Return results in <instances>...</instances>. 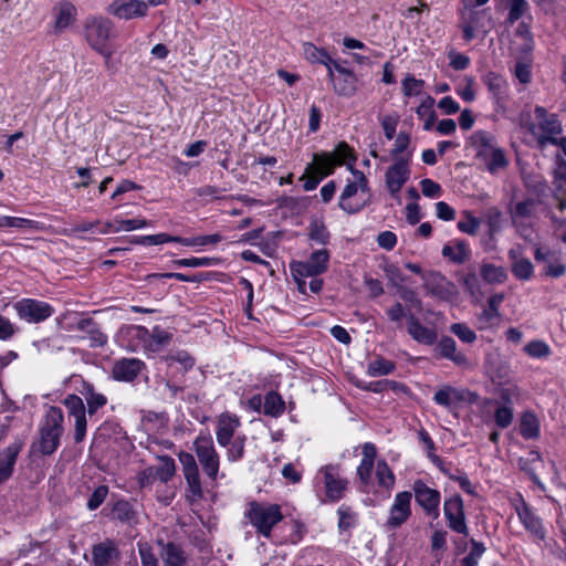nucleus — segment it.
Wrapping results in <instances>:
<instances>
[{
    "instance_id": "nucleus-1",
    "label": "nucleus",
    "mask_w": 566,
    "mask_h": 566,
    "mask_svg": "<svg viewBox=\"0 0 566 566\" xmlns=\"http://www.w3.org/2000/svg\"><path fill=\"white\" fill-rule=\"evenodd\" d=\"M350 159L354 161L356 158L345 142L339 143L333 151L313 154L312 161L300 178L304 181V190H314L325 177L334 172L336 166L346 164Z\"/></svg>"
},
{
    "instance_id": "nucleus-2",
    "label": "nucleus",
    "mask_w": 566,
    "mask_h": 566,
    "mask_svg": "<svg viewBox=\"0 0 566 566\" xmlns=\"http://www.w3.org/2000/svg\"><path fill=\"white\" fill-rule=\"evenodd\" d=\"M353 179H348L338 198V207L347 214H356L369 206L371 192L365 174L348 166Z\"/></svg>"
},
{
    "instance_id": "nucleus-3",
    "label": "nucleus",
    "mask_w": 566,
    "mask_h": 566,
    "mask_svg": "<svg viewBox=\"0 0 566 566\" xmlns=\"http://www.w3.org/2000/svg\"><path fill=\"white\" fill-rule=\"evenodd\" d=\"M63 422L62 409L54 406L50 407L39 424L38 440L33 443V448L43 455L54 453L64 432Z\"/></svg>"
},
{
    "instance_id": "nucleus-4",
    "label": "nucleus",
    "mask_w": 566,
    "mask_h": 566,
    "mask_svg": "<svg viewBox=\"0 0 566 566\" xmlns=\"http://www.w3.org/2000/svg\"><path fill=\"white\" fill-rule=\"evenodd\" d=\"M470 140L476 157L484 163L486 169L492 175L509 166L505 153L497 146L493 134L485 130H476L471 135Z\"/></svg>"
},
{
    "instance_id": "nucleus-5",
    "label": "nucleus",
    "mask_w": 566,
    "mask_h": 566,
    "mask_svg": "<svg viewBox=\"0 0 566 566\" xmlns=\"http://www.w3.org/2000/svg\"><path fill=\"white\" fill-rule=\"evenodd\" d=\"M245 517L260 535L270 538L273 527L283 520V514L279 504L252 501L248 505Z\"/></svg>"
},
{
    "instance_id": "nucleus-6",
    "label": "nucleus",
    "mask_w": 566,
    "mask_h": 566,
    "mask_svg": "<svg viewBox=\"0 0 566 566\" xmlns=\"http://www.w3.org/2000/svg\"><path fill=\"white\" fill-rule=\"evenodd\" d=\"M114 24L104 17H90L84 22V36L90 46L105 59L112 57L108 41L113 35Z\"/></svg>"
},
{
    "instance_id": "nucleus-7",
    "label": "nucleus",
    "mask_w": 566,
    "mask_h": 566,
    "mask_svg": "<svg viewBox=\"0 0 566 566\" xmlns=\"http://www.w3.org/2000/svg\"><path fill=\"white\" fill-rule=\"evenodd\" d=\"M193 451L205 474L211 481H216L219 474L220 455L214 448L212 437L209 433H200L193 441Z\"/></svg>"
},
{
    "instance_id": "nucleus-8",
    "label": "nucleus",
    "mask_w": 566,
    "mask_h": 566,
    "mask_svg": "<svg viewBox=\"0 0 566 566\" xmlns=\"http://www.w3.org/2000/svg\"><path fill=\"white\" fill-rule=\"evenodd\" d=\"M329 252L326 249L314 251L306 261H293L290 263L292 276H318L328 269Z\"/></svg>"
},
{
    "instance_id": "nucleus-9",
    "label": "nucleus",
    "mask_w": 566,
    "mask_h": 566,
    "mask_svg": "<svg viewBox=\"0 0 566 566\" xmlns=\"http://www.w3.org/2000/svg\"><path fill=\"white\" fill-rule=\"evenodd\" d=\"M13 308L20 319L31 324L41 323L54 314L51 304L34 298H22L13 304Z\"/></svg>"
},
{
    "instance_id": "nucleus-10",
    "label": "nucleus",
    "mask_w": 566,
    "mask_h": 566,
    "mask_svg": "<svg viewBox=\"0 0 566 566\" xmlns=\"http://www.w3.org/2000/svg\"><path fill=\"white\" fill-rule=\"evenodd\" d=\"M319 476H322L327 499L332 502L339 501L347 490L348 481L340 476L338 467L328 464L321 468L317 473V478Z\"/></svg>"
},
{
    "instance_id": "nucleus-11",
    "label": "nucleus",
    "mask_w": 566,
    "mask_h": 566,
    "mask_svg": "<svg viewBox=\"0 0 566 566\" xmlns=\"http://www.w3.org/2000/svg\"><path fill=\"white\" fill-rule=\"evenodd\" d=\"M179 462L182 467L184 476L187 482L188 497L192 501L202 497V488L198 464L191 453L181 451L178 454Z\"/></svg>"
},
{
    "instance_id": "nucleus-12",
    "label": "nucleus",
    "mask_w": 566,
    "mask_h": 566,
    "mask_svg": "<svg viewBox=\"0 0 566 566\" xmlns=\"http://www.w3.org/2000/svg\"><path fill=\"white\" fill-rule=\"evenodd\" d=\"M412 494L408 491L398 492L389 507V515L386 521L388 530H396L403 525L411 516Z\"/></svg>"
},
{
    "instance_id": "nucleus-13",
    "label": "nucleus",
    "mask_w": 566,
    "mask_h": 566,
    "mask_svg": "<svg viewBox=\"0 0 566 566\" xmlns=\"http://www.w3.org/2000/svg\"><path fill=\"white\" fill-rule=\"evenodd\" d=\"M423 287L428 294L443 301H450L458 295L457 286L439 272H428L422 275Z\"/></svg>"
},
{
    "instance_id": "nucleus-14",
    "label": "nucleus",
    "mask_w": 566,
    "mask_h": 566,
    "mask_svg": "<svg viewBox=\"0 0 566 566\" xmlns=\"http://www.w3.org/2000/svg\"><path fill=\"white\" fill-rule=\"evenodd\" d=\"M416 502L424 513L433 518L439 516L441 495L438 490L429 488L423 481L417 480L412 484Z\"/></svg>"
},
{
    "instance_id": "nucleus-15",
    "label": "nucleus",
    "mask_w": 566,
    "mask_h": 566,
    "mask_svg": "<svg viewBox=\"0 0 566 566\" xmlns=\"http://www.w3.org/2000/svg\"><path fill=\"white\" fill-rule=\"evenodd\" d=\"M63 405L66 407L69 415L74 418V441L80 443L84 440L86 434V409L83 399L74 394L67 395Z\"/></svg>"
},
{
    "instance_id": "nucleus-16",
    "label": "nucleus",
    "mask_w": 566,
    "mask_h": 566,
    "mask_svg": "<svg viewBox=\"0 0 566 566\" xmlns=\"http://www.w3.org/2000/svg\"><path fill=\"white\" fill-rule=\"evenodd\" d=\"M443 513L450 530L468 535V526L465 523L464 505L459 495H454L444 500Z\"/></svg>"
},
{
    "instance_id": "nucleus-17",
    "label": "nucleus",
    "mask_w": 566,
    "mask_h": 566,
    "mask_svg": "<svg viewBox=\"0 0 566 566\" xmlns=\"http://www.w3.org/2000/svg\"><path fill=\"white\" fill-rule=\"evenodd\" d=\"M410 178V168L408 158L397 159L390 167H388L385 174L386 187L389 193L394 198H398V195L403 185Z\"/></svg>"
},
{
    "instance_id": "nucleus-18",
    "label": "nucleus",
    "mask_w": 566,
    "mask_h": 566,
    "mask_svg": "<svg viewBox=\"0 0 566 566\" xmlns=\"http://www.w3.org/2000/svg\"><path fill=\"white\" fill-rule=\"evenodd\" d=\"M107 11L120 20L144 18L148 12V3L143 0H114Z\"/></svg>"
},
{
    "instance_id": "nucleus-19",
    "label": "nucleus",
    "mask_w": 566,
    "mask_h": 566,
    "mask_svg": "<svg viewBox=\"0 0 566 566\" xmlns=\"http://www.w3.org/2000/svg\"><path fill=\"white\" fill-rule=\"evenodd\" d=\"M534 259L543 263V274L558 279L566 274V264L563 259L549 249L536 248Z\"/></svg>"
},
{
    "instance_id": "nucleus-20",
    "label": "nucleus",
    "mask_w": 566,
    "mask_h": 566,
    "mask_svg": "<svg viewBox=\"0 0 566 566\" xmlns=\"http://www.w3.org/2000/svg\"><path fill=\"white\" fill-rule=\"evenodd\" d=\"M335 71L331 72V83L336 95L343 97H352L357 91V76L353 71L344 66H335Z\"/></svg>"
},
{
    "instance_id": "nucleus-21",
    "label": "nucleus",
    "mask_w": 566,
    "mask_h": 566,
    "mask_svg": "<svg viewBox=\"0 0 566 566\" xmlns=\"http://www.w3.org/2000/svg\"><path fill=\"white\" fill-rule=\"evenodd\" d=\"M159 548V557L164 566H187L188 555L184 547L176 542H166L163 538L156 539Z\"/></svg>"
},
{
    "instance_id": "nucleus-22",
    "label": "nucleus",
    "mask_w": 566,
    "mask_h": 566,
    "mask_svg": "<svg viewBox=\"0 0 566 566\" xmlns=\"http://www.w3.org/2000/svg\"><path fill=\"white\" fill-rule=\"evenodd\" d=\"M241 426L240 418L230 412H223L218 417L216 438L220 447L226 448L233 440L234 433Z\"/></svg>"
},
{
    "instance_id": "nucleus-23",
    "label": "nucleus",
    "mask_w": 566,
    "mask_h": 566,
    "mask_svg": "<svg viewBox=\"0 0 566 566\" xmlns=\"http://www.w3.org/2000/svg\"><path fill=\"white\" fill-rule=\"evenodd\" d=\"M517 515L525 527L531 534L534 541H544L546 537V531L543 526L542 520L525 504L517 507Z\"/></svg>"
},
{
    "instance_id": "nucleus-24",
    "label": "nucleus",
    "mask_w": 566,
    "mask_h": 566,
    "mask_svg": "<svg viewBox=\"0 0 566 566\" xmlns=\"http://www.w3.org/2000/svg\"><path fill=\"white\" fill-rule=\"evenodd\" d=\"M54 12V31L56 33H62L69 27H71L77 15V10L75 6L69 0H62L55 4L53 8Z\"/></svg>"
},
{
    "instance_id": "nucleus-25",
    "label": "nucleus",
    "mask_w": 566,
    "mask_h": 566,
    "mask_svg": "<svg viewBox=\"0 0 566 566\" xmlns=\"http://www.w3.org/2000/svg\"><path fill=\"white\" fill-rule=\"evenodd\" d=\"M143 366L144 363L137 358H123L114 364L112 375L119 381H133L140 373Z\"/></svg>"
},
{
    "instance_id": "nucleus-26",
    "label": "nucleus",
    "mask_w": 566,
    "mask_h": 566,
    "mask_svg": "<svg viewBox=\"0 0 566 566\" xmlns=\"http://www.w3.org/2000/svg\"><path fill=\"white\" fill-rule=\"evenodd\" d=\"M503 301L504 295L502 293L494 294L489 298L488 306L478 316L480 329L491 328L497 323L500 318L499 307Z\"/></svg>"
},
{
    "instance_id": "nucleus-27",
    "label": "nucleus",
    "mask_w": 566,
    "mask_h": 566,
    "mask_svg": "<svg viewBox=\"0 0 566 566\" xmlns=\"http://www.w3.org/2000/svg\"><path fill=\"white\" fill-rule=\"evenodd\" d=\"M438 349L443 358L451 360L454 365L463 368H470L471 364L468 357L458 350L457 343L449 336H443L439 344Z\"/></svg>"
},
{
    "instance_id": "nucleus-28",
    "label": "nucleus",
    "mask_w": 566,
    "mask_h": 566,
    "mask_svg": "<svg viewBox=\"0 0 566 566\" xmlns=\"http://www.w3.org/2000/svg\"><path fill=\"white\" fill-rule=\"evenodd\" d=\"M407 331L413 340L424 345L434 344L438 337L434 329L422 325L412 314L408 315Z\"/></svg>"
},
{
    "instance_id": "nucleus-29",
    "label": "nucleus",
    "mask_w": 566,
    "mask_h": 566,
    "mask_svg": "<svg viewBox=\"0 0 566 566\" xmlns=\"http://www.w3.org/2000/svg\"><path fill=\"white\" fill-rule=\"evenodd\" d=\"M537 207V201L533 198H526L522 201L516 202L513 207L509 209L512 223L520 228L526 223L528 219H531Z\"/></svg>"
},
{
    "instance_id": "nucleus-30",
    "label": "nucleus",
    "mask_w": 566,
    "mask_h": 566,
    "mask_svg": "<svg viewBox=\"0 0 566 566\" xmlns=\"http://www.w3.org/2000/svg\"><path fill=\"white\" fill-rule=\"evenodd\" d=\"M139 332L143 336L145 347L151 352L160 350L171 340V334L158 326H155L151 331H148L146 327H139Z\"/></svg>"
},
{
    "instance_id": "nucleus-31",
    "label": "nucleus",
    "mask_w": 566,
    "mask_h": 566,
    "mask_svg": "<svg viewBox=\"0 0 566 566\" xmlns=\"http://www.w3.org/2000/svg\"><path fill=\"white\" fill-rule=\"evenodd\" d=\"M21 447V443L15 442L0 452V483H3L12 475Z\"/></svg>"
},
{
    "instance_id": "nucleus-32",
    "label": "nucleus",
    "mask_w": 566,
    "mask_h": 566,
    "mask_svg": "<svg viewBox=\"0 0 566 566\" xmlns=\"http://www.w3.org/2000/svg\"><path fill=\"white\" fill-rule=\"evenodd\" d=\"M376 455V447L370 442H366L363 446V459L357 468V475L359 476L361 483L365 485L369 484L370 482Z\"/></svg>"
},
{
    "instance_id": "nucleus-33",
    "label": "nucleus",
    "mask_w": 566,
    "mask_h": 566,
    "mask_svg": "<svg viewBox=\"0 0 566 566\" xmlns=\"http://www.w3.org/2000/svg\"><path fill=\"white\" fill-rule=\"evenodd\" d=\"M442 255L453 263L462 264L471 256V250L468 243L463 240H452L442 248Z\"/></svg>"
},
{
    "instance_id": "nucleus-34",
    "label": "nucleus",
    "mask_w": 566,
    "mask_h": 566,
    "mask_svg": "<svg viewBox=\"0 0 566 566\" xmlns=\"http://www.w3.org/2000/svg\"><path fill=\"white\" fill-rule=\"evenodd\" d=\"M80 394L84 397L87 405V413L93 416L98 409L107 403V398L104 394L97 392L91 382L82 381L78 389Z\"/></svg>"
},
{
    "instance_id": "nucleus-35",
    "label": "nucleus",
    "mask_w": 566,
    "mask_h": 566,
    "mask_svg": "<svg viewBox=\"0 0 566 566\" xmlns=\"http://www.w3.org/2000/svg\"><path fill=\"white\" fill-rule=\"evenodd\" d=\"M538 127L542 133L551 135H559L562 133V124L555 114H548L543 106H535L534 109Z\"/></svg>"
},
{
    "instance_id": "nucleus-36",
    "label": "nucleus",
    "mask_w": 566,
    "mask_h": 566,
    "mask_svg": "<svg viewBox=\"0 0 566 566\" xmlns=\"http://www.w3.org/2000/svg\"><path fill=\"white\" fill-rule=\"evenodd\" d=\"M463 399V391L449 385L442 386L433 396V401L446 408H450L453 403Z\"/></svg>"
},
{
    "instance_id": "nucleus-37",
    "label": "nucleus",
    "mask_w": 566,
    "mask_h": 566,
    "mask_svg": "<svg viewBox=\"0 0 566 566\" xmlns=\"http://www.w3.org/2000/svg\"><path fill=\"white\" fill-rule=\"evenodd\" d=\"M112 513L114 518L122 523L133 524L137 520V511L134 504L127 500H118L115 502Z\"/></svg>"
},
{
    "instance_id": "nucleus-38",
    "label": "nucleus",
    "mask_w": 566,
    "mask_h": 566,
    "mask_svg": "<svg viewBox=\"0 0 566 566\" xmlns=\"http://www.w3.org/2000/svg\"><path fill=\"white\" fill-rule=\"evenodd\" d=\"M118 555L112 543H101L93 547L92 556L95 566H107Z\"/></svg>"
},
{
    "instance_id": "nucleus-39",
    "label": "nucleus",
    "mask_w": 566,
    "mask_h": 566,
    "mask_svg": "<svg viewBox=\"0 0 566 566\" xmlns=\"http://www.w3.org/2000/svg\"><path fill=\"white\" fill-rule=\"evenodd\" d=\"M1 221L3 224V228H17L27 232L30 231H38L43 229V224L39 221L25 219V218H19V217H10V216H2Z\"/></svg>"
},
{
    "instance_id": "nucleus-40",
    "label": "nucleus",
    "mask_w": 566,
    "mask_h": 566,
    "mask_svg": "<svg viewBox=\"0 0 566 566\" xmlns=\"http://www.w3.org/2000/svg\"><path fill=\"white\" fill-rule=\"evenodd\" d=\"M520 431L524 439H536L539 436V423L533 412L523 413Z\"/></svg>"
},
{
    "instance_id": "nucleus-41",
    "label": "nucleus",
    "mask_w": 566,
    "mask_h": 566,
    "mask_svg": "<svg viewBox=\"0 0 566 566\" xmlns=\"http://www.w3.org/2000/svg\"><path fill=\"white\" fill-rule=\"evenodd\" d=\"M160 464L157 468H153L154 475L161 482H168L176 473V464L171 457L161 455L159 457Z\"/></svg>"
},
{
    "instance_id": "nucleus-42",
    "label": "nucleus",
    "mask_w": 566,
    "mask_h": 566,
    "mask_svg": "<svg viewBox=\"0 0 566 566\" xmlns=\"http://www.w3.org/2000/svg\"><path fill=\"white\" fill-rule=\"evenodd\" d=\"M285 403L282 397L274 391L268 392L264 398L263 411L265 415L279 417L284 412Z\"/></svg>"
},
{
    "instance_id": "nucleus-43",
    "label": "nucleus",
    "mask_w": 566,
    "mask_h": 566,
    "mask_svg": "<svg viewBox=\"0 0 566 566\" xmlns=\"http://www.w3.org/2000/svg\"><path fill=\"white\" fill-rule=\"evenodd\" d=\"M481 276L488 283L501 284L507 279V273L503 266L489 263L481 266Z\"/></svg>"
},
{
    "instance_id": "nucleus-44",
    "label": "nucleus",
    "mask_w": 566,
    "mask_h": 566,
    "mask_svg": "<svg viewBox=\"0 0 566 566\" xmlns=\"http://www.w3.org/2000/svg\"><path fill=\"white\" fill-rule=\"evenodd\" d=\"M395 363L380 356L371 360L367 366V375L370 377H379L391 374L395 370Z\"/></svg>"
},
{
    "instance_id": "nucleus-45",
    "label": "nucleus",
    "mask_w": 566,
    "mask_h": 566,
    "mask_svg": "<svg viewBox=\"0 0 566 566\" xmlns=\"http://www.w3.org/2000/svg\"><path fill=\"white\" fill-rule=\"evenodd\" d=\"M377 482L381 488L391 490L395 485V474L385 460H380L376 465Z\"/></svg>"
},
{
    "instance_id": "nucleus-46",
    "label": "nucleus",
    "mask_w": 566,
    "mask_h": 566,
    "mask_svg": "<svg viewBox=\"0 0 566 566\" xmlns=\"http://www.w3.org/2000/svg\"><path fill=\"white\" fill-rule=\"evenodd\" d=\"M484 84L488 86L489 91L493 94L494 98H501L506 90V82L502 76L494 72H489L484 78Z\"/></svg>"
},
{
    "instance_id": "nucleus-47",
    "label": "nucleus",
    "mask_w": 566,
    "mask_h": 566,
    "mask_svg": "<svg viewBox=\"0 0 566 566\" xmlns=\"http://www.w3.org/2000/svg\"><path fill=\"white\" fill-rule=\"evenodd\" d=\"M485 222L489 235L493 238L502 230V212L497 207H490L485 211Z\"/></svg>"
},
{
    "instance_id": "nucleus-48",
    "label": "nucleus",
    "mask_w": 566,
    "mask_h": 566,
    "mask_svg": "<svg viewBox=\"0 0 566 566\" xmlns=\"http://www.w3.org/2000/svg\"><path fill=\"white\" fill-rule=\"evenodd\" d=\"M462 217L463 218L457 224L459 231L469 235H475L479 231L481 221L468 210L462 212Z\"/></svg>"
},
{
    "instance_id": "nucleus-49",
    "label": "nucleus",
    "mask_w": 566,
    "mask_h": 566,
    "mask_svg": "<svg viewBox=\"0 0 566 566\" xmlns=\"http://www.w3.org/2000/svg\"><path fill=\"white\" fill-rule=\"evenodd\" d=\"M245 441V436H237L233 440H231L230 444L227 447L228 461L237 462L244 457Z\"/></svg>"
},
{
    "instance_id": "nucleus-50",
    "label": "nucleus",
    "mask_w": 566,
    "mask_h": 566,
    "mask_svg": "<svg viewBox=\"0 0 566 566\" xmlns=\"http://www.w3.org/2000/svg\"><path fill=\"white\" fill-rule=\"evenodd\" d=\"M308 237L318 244H327L329 241V232L322 221H313L308 228Z\"/></svg>"
},
{
    "instance_id": "nucleus-51",
    "label": "nucleus",
    "mask_w": 566,
    "mask_h": 566,
    "mask_svg": "<svg viewBox=\"0 0 566 566\" xmlns=\"http://www.w3.org/2000/svg\"><path fill=\"white\" fill-rule=\"evenodd\" d=\"M338 527L340 531H347L354 527L357 523V513L352 510L350 506L342 505L337 510Z\"/></svg>"
},
{
    "instance_id": "nucleus-52",
    "label": "nucleus",
    "mask_w": 566,
    "mask_h": 566,
    "mask_svg": "<svg viewBox=\"0 0 566 566\" xmlns=\"http://www.w3.org/2000/svg\"><path fill=\"white\" fill-rule=\"evenodd\" d=\"M137 547L142 566H159L157 554L149 543L138 542Z\"/></svg>"
},
{
    "instance_id": "nucleus-53",
    "label": "nucleus",
    "mask_w": 566,
    "mask_h": 566,
    "mask_svg": "<svg viewBox=\"0 0 566 566\" xmlns=\"http://www.w3.org/2000/svg\"><path fill=\"white\" fill-rule=\"evenodd\" d=\"M511 270L518 280L528 281L533 275L534 266L527 258H524L523 260L513 262Z\"/></svg>"
},
{
    "instance_id": "nucleus-54",
    "label": "nucleus",
    "mask_w": 566,
    "mask_h": 566,
    "mask_svg": "<svg viewBox=\"0 0 566 566\" xmlns=\"http://www.w3.org/2000/svg\"><path fill=\"white\" fill-rule=\"evenodd\" d=\"M303 53L312 63H323V61H327L331 63V56L324 49H318L312 43L303 44Z\"/></svg>"
},
{
    "instance_id": "nucleus-55",
    "label": "nucleus",
    "mask_w": 566,
    "mask_h": 566,
    "mask_svg": "<svg viewBox=\"0 0 566 566\" xmlns=\"http://www.w3.org/2000/svg\"><path fill=\"white\" fill-rule=\"evenodd\" d=\"M514 419V410L511 406L499 405L494 411V421L499 428L510 427Z\"/></svg>"
},
{
    "instance_id": "nucleus-56",
    "label": "nucleus",
    "mask_w": 566,
    "mask_h": 566,
    "mask_svg": "<svg viewBox=\"0 0 566 566\" xmlns=\"http://www.w3.org/2000/svg\"><path fill=\"white\" fill-rule=\"evenodd\" d=\"M462 285L464 286L465 291L475 298V301H480L482 292L480 289V281L478 275L474 272H470L467 275H464L461 280Z\"/></svg>"
},
{
    "instance_id": "nucleus-57",
    "label": "nucleus",
    "mask_w": 566,
    "mask_h": 566,
    "mask_svg": "<svg viewBox=\"0 0 566 566\" xmlns=\"http://www.w3.org/2000/svg\"><path fill=\"white\" fill-rule=\"evenodd\" d=\"M524 352L533 358H544L549 356L551 348L543 340H532L525 345Z\"/></svg>"
},
{
    "instance_id": "nucleus-58",
    "label": "nucleus",
    "mask_w": 566,
    "mask_h": 566,
    "mask_svg": "<svg viewBox=\"0 0 566 566\" xmlns=\"http://www.w3.org/2000/svg\"><path fill=\"white\" fill-rule=\"evenodd\" d=\"M464 85H459L455 87V93L465 102L471 103L475 99V91H474V77L467 75L463 77Z\"/></svg>"
},
{
    "instance_id": "nucleus-59",
    "label": "nucleus",
    "mask_w": 566,
    "mask_h": 566,
    "mask_svg": "<svg viewBox=\"0 0 566 566\" xmlns=\"http://www.w3.org/2000/svg\"><path fill=\"white\" fill-rule=\"evenodd\" d=\"M484 552H485V546L483 543L476 542L475 539H471V551L468 554V556H465L462 559V565L463 566H478L479 559L481 558V556L483 555Z\"/></svg>"
},
{
    "instance_id": "nucleus-60",
    "label": "nucleus",
    "mask_w": 566,
    "mask_h": 566,
    "mask_svg": "<svg viewBox=\"0 0 566 566\" xmlns=\"http://www.w3.org/2000/svg\"><path fill=\"white\" fill-rule=\"evenodd\" d=\"M450 332L459 337L463 343L471 344L476 339L474 331L464 323H454L450 326Z\"/></svg>"
},
{
    "instance_id": "nucleus-61",
    "label": "nucleus",
    "mask_w": 566,
    "mask_h": 566,
    "mask_svg": "<svg viewBox=\"0 0 566 566\" xmlns=\"http://www.w3.org/2000/svg\"><path fill=\"white\" fill-rule=\"evenodd\" d=\"M499 396L502 401L501 406L513 407L514 401L520 397V389L516 385L503 386L499 390Z\"/></svg>"
},
{
    "instance_id": "nucleus-62",
    "label": "nucleus",
    "mask_w": 566,
    "mask_h": 566,
    "mask_svg": "<svg viewBox=\"0 0 566 566\" xmlns=\"http://www.w3.org/2000/svg\"><path fill=\"white\" fill-rule=\"evenodd\" d=\"M449 65L455 71H463L470 65V57L463 53L451 50L448 53Z\"/></svg>"
},
{
    "instance_id": "nucleus-63",
    "label": "nucleus",
    "mask_w": 566,
    "mask_h": 566,
    "mask_svg": "<svg viewBox=\"0 0 566 566\" xmlns=\"http://www.w3.org/2000/svg\"><path fill=\"white\" fill-rule=\"evenodd\" d=\"M424 85L422 80H418L413 76H407L402 81V92L406 96H417L421 93Z\"/></svg>"
},
{
    "instance_id": "nucleus-64",
    "label": "nucleus",
    "mask_w": 566,
    "mask_h": 566,
    "mask_svg": "<svg viewBox=\"0 0 566 566\" xmlns=\"http://www.w3.org/2000/svg\"><path fill=\"white\" fill-rule=\"evenodd\" d=\"M527 9L528 3L526 0H511L507 21L513 24L526 12Z\"/></svg>"
}]
</instances>
